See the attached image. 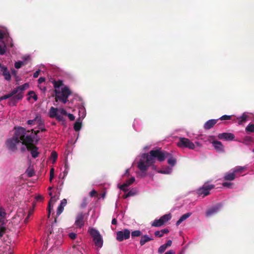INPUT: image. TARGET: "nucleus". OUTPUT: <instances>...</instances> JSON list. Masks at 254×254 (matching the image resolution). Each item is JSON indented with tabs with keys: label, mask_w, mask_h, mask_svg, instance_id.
I'll return each mask as SVG.
<instances>
[{
	"label": "nucleus",
	"mask_w": 254,
	"mask_h": 254,
	"mask_svg": "<svg viewBox=\"0 0 254 254\" xmlns=\"http://www.w3.org/2000/svg\"><path fill=\"white\" fill-rule=\"evenodd\" d=\"M166 158L169 166L173 168L177 163V159L172 153L162 150L160 148H156L149 153L140 154L135 158L134 161L140 171V173H137V175L140 177L145 176L149 168L153 166L156 160L161 162Z\"/></svg>",
	"instance_id": "1"
},
{
	"label": "nucleus",
	"mask_w": 254,
	"mask_h": 254,
	"mask_svg": "<svg viewBox=\"0 0 254 254\" xmlns=\"http://www.w3.org/2000/svg\"><path fill=\"white\" fill-rule=\"evenodd\" d=\"M26 129L22 127L15 128L14 134L13 137L9 138L6 141L7 148L12 151H15L18 145H21V151L23 152L29 148L26 144Z\"/></svg>",
	"instance_id": "2"
},
{
	"label": "nucleus",
	"mask_w": 254,
	"mask_h": 254,
	"mask_svg": "<svg viewBox=\"0 0 254 254\" xmlns=\"http://www.w3.org/2000/svg\"><path fill=\"white\" fill-rule=\"evenodd\" d=\"M51 82L54 88L56 99L64 104L66 103L68 97L72 94L70 88L65 85L64 81L60 79L53 80Z\"/></svg>",
	"instance_id": "3"
},
{
	"label": "nucleus",
	"mask_w": 254,
	"mask_h": 254,
	"mask_svg": "<svg viewBox=\"0 0 254 254\" xmlns=\"http://www.w3.org/2000/svg\"><path fill=\"white\" fill-rule=\"evenodd\" d=\"M48 115L51 118H56L58 121L61 122L62 125L64 127H66V122L64 116H67L71 121H73L75 119V117L73 114L67 113L63 108L51 107L48 112Z\"/></svg>",
	"instance_id": "4"
},
{
	"label": "nucleus",
	"mask_w": 254,
	"mask_h": 254,
	"mask_svg": "<svg viewBox=\"0 0 254 254\" xmlns=\"http://www.w3.org/2000/svg\"><path fill=\"white\" fill-rule=\"evenodd\" d=\"M39 140L40 137L33 132L31 133L30 135H26L25 137L26 144L29 146V148L26 150L30 151L32 157L34 158L38 156L39 152L38 151V147L34 146V145Z\"/></svg>",
	"instance_id": "5"
},
{
	"label": "nucleus",
	"mask_w": 254,
	"mask_h": 254,
	"mask_svg": "<svg viewBox=\"0 0 254 254\" xmlns=\"http://www.w3.org/2000/svg\"><path fill=\"white\" fill-rule=\"evenodd\" d=\"M12 39L9 36L8 33L5 29H0V55L5 53L7 47H12Z\"/></svg>",
	"instance_id": "6"
},
{
	"label": "nucleus",
	"mask_w": 254,
	"mask_h": 254,
	"mask_svg": "<svg viewBox=\"0 0 254 254\" xmlns=\"http://www.w3.org/2000/svg\"><path fill=\"white\" fill-rule=\"evenodd\" d=\"M88 232L93 237L95 246L98 248H102L103 246V240L99 232L93 228H91L89 229Z\"/></svg>",
	"instance_id": "7"
},
{
	"label": "nucleus",
	"mask_w": 254,
	"mask_h": 254,
	"mask_svg": "<svg viewBox=\"0 0 254 254\" xmlns=\"http://www.w3.org/2000/svg\"><path fill=\"white\" fill-rule=\"evenodd\" d=\"M29 86L28 83H25L23 85L16 87L11 91L12 95H15L13 98L14 100H19L23 98V92Z\"/></svg>",
	"instance_id": "8"
},
{
	"label": "nucleus",
	"mask_w": 254,
	"mask_h": 254,
	"mask_svg": "<svg viewBox=\"0 0 254 254\" xmlns=\"http://www.w3.org/2000/svg\"><path fill=\"white\" fill-rule=\"evenodd\" d=\"M245 169V167L236 166L233 169L230 170L229 172L226 173L224 176V179L225 180L227 181H233L236 178V174L238 172H241L242 170Z\"/></svg>",
	"instance_id": "9"
},
{
	"label": "nucleus",
	"mask_w": 254,
	"mask_h": 254,
	"mask_svg": "<svg viewBox=\"0 0 254 254\" xmlns=\"http://www.w3.org/2000/svg\"><path fill=\"white\" fill-rule=\"evenodd\" d=\"M177 146L180 148H188L190 149H193L195 148L194 144L189 139L185 137L179 138Z\"/></svg>",
	"instance_id": "10"
},
{
	"label": "nucleus",
	"mask_w": 254,
	"mask_h": 254,
	"mask_svg": "<svg viewBox=\"0 0 254 254\" xmlns=\"http://www.w3.org/2000/svg\"><path fill=\"white\" fill-rule=\"evenodd\" d=\"M172 218L171 214H166L161 216L159 219H156L151 223L153 227H160L170 220Z\"/></svg>",
	"instance_id": "11"
},
{
	"label": "nucleus",
	"mask_w": 254,
	"mask_h": 254,
	"mask_svg": "<svg viewBox=\"0 0 254 254\" xmlns=\"http://www.w3.org/2000/svg\"><path fill=\"white\" fill-rule=\"evenodd\" d=\"M214 188L212 185L204 184L197 190L196 192L198 196L203 197L209 194L210 190Z\"/></svg>",
	"instance_id": "12"
},
{
	"label": "nucleus",
	"mask_w": 254,
	"mask_h": 254,
	"mask_svg": "<svg viewBox=\"0 0 254 254\" xmlns=\"http://www.w3.org/2000/svg\"><path fill=\"white\" fill-rule=\"evenodd\" d=\"M130 234V231L127 229L119 231L117 233V240L119 242L127 240L129 238Z\"/></svg>",
	"instance_id": "13"
},
{
	"label": "nucleus",
	"mask_w": 254,
	"mask_h": 254,
	"mask_svg": "<svg viewBox=\"0 0 254 254\" xmlns=\"http://www.w3.org/2000/svg\"><path fill=\"white\" fill-rule=\"evenodd\" d=\"M135 181V178L134 177H132L130 179L127 180L123 184L118 185V188L126 192L128 190V188L131 186Z\"/></svg>",
	"instance_id": "14"
},
{
	"label": "nucleus",
	"mask_w": 254,
	"mask_h": 254,
	"mask_svg": "<svg viewBox=\"0 0 254 254\" xmlns=\"http://www.w3.org/2000/svg\"><path fill=\"white\" fill-rule=\"evenodd\" d=\"M25 212L22 209H19L17 214L12 218V223L14 225H18L24 218Z\"/></svg>",
	"instance_id": "15"
},
{
	"label": "nucleus",
	"mask_w": 254,
	"mask_h": 254,
	"mask_svg": "<svg viewBox=\"0 0 254 254\" xmlns=\"http://www.w3.org/2000/svg\"><path fill=\"white\" fill-rule=\"evenodd\" d=\"M222 205L218 204L215 206L212 207L207 210L206 212V216L207 217L211 216L218 213L221 209Z\"/></svg>",
	"instance_id": "16"
},
{
	"label": "nucleus",
	"mask_w": 254,
	"mask_h": 254,
	"mask_svg": "<svg viewBox=\"0 0 254 254\" xmlns=\"http://www.w3.org/2000/svg\"><path fill=\"white\" fill-rule=\"evenodd\" d=\"M0 74H1L4 78L7 80L9 81L11 79V76L8 70L7 67L5 65H2L0 64Z\"/></svg>",
	"instance_id": "17"
},
{
	"label": "nucleus",
	"mask_w": 254,
	"mask_h": 254,
	"mask_svg": "<svg viewBox=\"0 0 254 254\" xmlns=\"http://www.w3.org/2000/svg\"><path fill=\"white\" fill-rule=\"evenodd\" d=\"M84 214L83 213H79L76 217L74 224L77 227L81 228L84 225Z\"/></svg>",
	"instance_id": "18"
},
{
	"label": "nucleus",
	"mask_w": 254,
	"mask_h": 254,
	"mask_svg": "<svg viewBox=\"0 0 254 254\" xmlns=\"http://www.w3.org/2000/svg\"><path fill=\"white\" fill-rule=\"evenodd\" d=\"M59 199V197L58 196L54 195L53 196H51V199L49 202V205L48 207V217H50V214L53 210V207L55 203Z\"/></svg>",
	"instance_id": "19"
},
{
	"label": "nucleus",
	"mask_w": 254,
	"mask_h": 254,
	"mask_svg": "<svg viewBox=\"0 0 254 254\" xmlns=\"http://www.w3.org/2000/svg\"><path fill=\"white\" fill-rule=\"evenodd\" d=\"M211 143L217 152L222 153L224 151V146L220 141L213 140L211 142Z\"/></svg>",
	"instance_id": "20"
},
{
	"label": "nucleus",
	"mask_w": 254,
	"mask_h": 254,
	"mask_svg": "<svg viewBox=\"0 0 254 254\" xmlns=\"http://www.w3.org/2000/svg\"><path fill=\"white\" fill-rule=\"evenodd\" d=\"M218 138L219 139H224L227 141H232L234 140L235 136L232 133L223 132L218 134Z\"/></svg>",
	"instance_id": "21"
},
{
	"label": "nucleus",
	"mask_w": 254,
	"mask_h": 254,
	"mask_svg": "<svg viewBox=\"0 0 254 254\" xmlns=\"http://www.w3.org/2000/svg\"><path fill=\"white\" fill-rule=\"evenodd\" d=\"M250 113L244 112L241 116L237 118L238 124L241 125L246 123L250 118Z\"/></svg>",
	"instance_id": "22"
},
{
	"label": "nucleus",
	"mask_w": 254,
	"mask_h": 254,
	"mask_svg": "<svg viewBox=\"0 0 254 254\" xmlns=\"http://www.w3.org/2000/svg\"><path fill=\"white\" fill-rule=\"evenodd\" d=\"M219 119H211L208 120L203 125L205 129H209L212 128L218 122Z\"/></svg>",
	"instance_id": "23"
},
{
	"label": "nucleus",
	"mask_w": 254,
	"mask_h": 254,
	"mask_svg": "<svg viewBox=\"0 0 254 254\" xmlns=\"http://www.w3.org/2000/svg\"><path fill=\"white\" fill-rule=\"evenodd\" d=\"M67 203V200L64 198L61 200L60 204L59 205L57 210V216L58 217L63 212L64 207Z\"/></svg>",
	"instance_id": "24"
},
{
	"label": "nucleus",
	"mask_w": 254,
	"mask_h": 254,
	"mask_svg": "<svg viewBox=\"0 0 254 254\" xmlns=\"http://www.w3.org/2000/svg\"><path fill=\"white\" fill-rule=\"evenodd\" d=\"M173 171V168L170 166H165L162 167L161 169L157 171L158 173L163 174H171Z\"/></svg>",
	"instance_id": "25"
},
{
	"label": "nucleus",
	"mask_w": 254,
	"mask_h": 254,
	"mask_svg": "<svg viewBox=\"0 0 254 254\" xmlns=\"http://www.w3.org/2000/svg\"><path fill=\"white\" fill-rule=\"evenodd\" d=\"M6 212L5 209L0 207V223L4 225L5 224L6 221Z\"/></svg>",
	"instance_id": "26"
},
{
	"label": "nucleus",
	"mask_w": 254,
	"mask_h": 254,
	"mask_svg": "<svg viewBox=\"0 0 254 254\" xmlns=\"http://www.w3.org/2000/svg\"><path fill=\"white\" fill-rule=\"evenodd\" d=\"M137 193V190L136 188H132L130 189L128 192L127 191L123 195V197L124 198H127L128 197L134 196L136 195Z\"/></svg>",
	"instance_id": "27"
},
{
	"label": "nucleus",
	"mask_w": 254,
	"mask_h": 254,
	"mask_svg": "<svg viewBox=\"0 0 254 254\" xmlns=\"http://www.w3.org/2000/svg\"><path fill=\"white\" fill-rule=\"evenodd\" d=\"M191 215V212H188L187 213H185L183 214L182 216L180 217L179 219L176 222V225L179 226L180 225L183 221L186 220L187 219H188L189 217H190Z\"/></svg>",
	"instance_id": "28"
},
{
	"label": "nucleus",
	"mask_w": 254,
	"mask_h": 254,
	"mask_svg": "<svg viewBox=\"0 0 254 254\" xmlns=\"http://www.w3.org/2000/svg\"><path fill=\"white\" fill-rule=\"evenodd\" d=\"M153 238L151 237H149L147 235L142 236L140 240V244L141 246L144 245L146 243L153 240Z\"/></svg>",
	"instance_id": "29"
},
{
	"label": "nucleus",
	"mask_w": 254,
	"mask_h": 254,
	"mask_svg": "<svg viewBox=\"0 0 254 254\" xmlns=\"http://www.w3.org/2000/svg\"><path fill=\"white\" fill-rule=\"evenodd\" d=\"M133 127L136 131H140L141 129V122L138 119H135L133 124Z\"/></svg>",
	"instance_id": "30"
},
{
	"label": "nucleus",
	"mask_w": 254,
	"mask_h": 254,
	"mask_svg": "<svg viewBox=\"0 0 254 254\" xmlns=\"http://www.w3.org/2000/svg\"><path fill=\"white\" fill-rule=\"evenodd\" d=\"M41 122V118L40 117L37 116L33 120H29L27 121V123L30 125H35L36 123Z\"/></svg>",
	"instance_id": "31"
},
{
	"label": "nucleus",
	"mask_w": 254,
	"mask_h": 254,
	"mask_svg": "<svg viewBox=\"0 0 254 254\" xmlns=\"http://www.w3.org/2000/svg\"><path fill=\"white\" fill-rule=\"evenodd\" d=\"M246 131L247 132H254V124H249L246 127Z\"/></svg>",
	"instance_id": "32"
},
{
	"label": "nucleus",
	"mask_w": 254,
	"mask_h": 254,
	"mask_svg": "<svg viewBox=\"0 0 254 254\" xmlns=\"http://www.w3.org/2000/svg\"><path fill=\"white\" fill-rule=\"evenodd\" d=\"M58 154L56 151H52L51 154L50 159L52 160V163L54 164L57 159Z\"/></svg>",
	"instance_id": "33"
},
{
	"label": "nucleus",
	"mask_w": 254,
	"mask_h": 254,
	"mask_svg": "<svg viewBox=\"0 0 254 254\" xmlns=\"http://www.w3.org/2000/svg\"><path fill=\"white\" fill-rule=\"evenodd\" d=\"M64 170L63 172L64 178L65 177L67 176L69 170V167L67 162H65L64 163Z\"/></svg>",
	"instance_id": "34"
},
{
	"label": "nucleus",
	"mask_w": 254,
	"mask_h": 254,
	"mask_svg": "<svg viewBox=\"0 0 254 254\" xmlns=\"http://www.w3.org/2000/svg\"><path fill=\"white\" fill-rule=\"evenodd\" d=\"M26 64V63H25V61L16 62L14 64V67L17 69H19L21 68L23 65Z\"/></svg>",
	"instance_id": "35"
},
{
	"label": "nucleus",
	"mask_w": 254,
	"mask_h": 254,
	"mask_svg": "<svg viewBox=\"0 0 254 254\" xmlns=\"http://www.w3.org/2000/svg\"><path fill=\"white\" fill-rule=\"evenodd\" d=\"M81 127V122L77 121L74 125V129L75 131H79Z\"/></svg>",
	"instance_id": "36"
},
{
	"label": "nucleus",
	"mask_w": 254,
	"mask_h": 254,
	"mask_svg": "<svg viewBox=\"0 0 254 254\" xmlns=\"http://www.w3.org/2000/svg\"><path fill=\"white\" fill-rule=\"evenodd\" d=\"M11 73L13 75L15 80L16 82H19L21 80V78L19 76L17 75V71L14 69H11Z\"/></svg>",
	"instance_id": "37"
},
{
	"label": "nucleus",
	"mask_w": 254,
	"mask_h": 254,
	"mask_svg": "<svg viewBox=\"0 0 254 254\" xmlns=\"http://www.w3.org/2000/svg\"><path fill=\"white\" fill-rule=\"evenodd\" d=\"M86 115V112L84 108L81 107L79 110V115L81 118H84Z\"/></svg>",
	"instance_id": "38"
},
{
	"label": "nucleus",
	"mask_w": 254,
	"mask_h": 254,
	"mask_svg": "<svg viewBox=\"0 0 254 254\" xmlns=\"http://www.w3.org/2000/svg\"><path fill=\"white\" fill-rule=\"evenodd\" d=\"M6 227L1 224L0 226V237H2L6 232Z\"/></svg>",
	"instance_id": "39"
},
{
	"label": "nucleus",
	"mask_w": 254,
	"mask_h": 254,
	"mask_svg": "<svg viewBox=\"0 0 254 254\" xmlns=\"http://www.w3.org/2000/svg\"><path fill=\"white\" fill-rule=\"evenodd\" d=\"M167 247L164 245H161L159 248L158 250V252L159 254H163L165 252L166 250L167 249Z\"/></svg>",
	"instance_id": "40"
},
{
	"label": "nucleus",
	"mask_w": 254,
	"mask_h": 254,
	"mask_svg": "<svg viewBox=\"0 0 254 254\" xmlns=\"http://www.w3.org/2000/svg\"><path fill=\"white\" fill-rule=\"evenodd\" d=\"M28 95H29V98H33L34 101H36L37 100V95L34 91H29L28 93Z\"/></svg>",
	"instance_id": "41"
},
{
	"label": "nucleus",
	"mask_w": 254,
	"mask_h": 254,
	"mask_svg": "<svg viewBox=\"0 0 254 254\" xmlns=\"http://www.w3.org/2000/svg\"><path fill=\"white\" fill-rule=\"evenodd\" d=\"M141 232L139 230H134L132 231L131 233L132 237H139L141 235Z\"/></svg>",
	"instance_id": "42"
},
{
	"label": "nucleus",
	"mask_w": 254,
	"mask_h": 254,
	"mask_svg": "<svg viewBox=\"0 0 254 254\" xmlns=\"http://www.w3.org/2000/svg\"><path fill=\"white\" fill-rule=\"evenodd\" d=\"M26 173L27 175L29 177H32L34 175V170L32 169L28 168L26 170Z\"/></svg>",
	"instance_id": "43"
},
{
	"label": "nucleus",
	"mask_w": 254,
	"mask_h": 254,
	"mask_svg": "<svg viewBox=\"0 0 254 254\" xmlns=\"http://www.w3.org/2000/svg\"><path fill=\"white\" fill-rule=\"evenodd\" d=\"M54 174H55V170L53 168H51L50 170V181L52 182V180L53 179L54 177Z\"/></svg>",
	"instance_id": "44"
},
{
	"label": "nucleus",
	"mask_w": 254,
	"mask_h": 254,
	"mask_svg": "<svg viewBox=\"0 0 254 254\" xmlns=\"http://www.w3.org/2000/svg\"><path fill=\"white\" fill-rule=\"evenodd\" d=\"M232 116L230 115H223L221 116L220 118H219V120H229L231 119Z\"/></svg>",
	"instance_id": "45"
},
{
	"label": "nucleus",
	"mask_w": 254,
	"mask_h": 254,
	"mask_svg": "<svg viewBox=\"0 0 254 254\" xmlns=\"http://www.w3.org/2000/svg\"><path fill=\"white\" fill-rule=\"evenodd\" d=\"M232 183L230 182H224L222 184V186L224 187L228 188H231L232 186Z\"/></svg>",
	"instance_id": "46"
},
{
	"label": "nucleus",
	"mask_w": 254,
	"mask_h": 254,
	"mask_svg": "<svg viewBox=\"0 0 254 254\" xmlns=\"http://www.w3.org/2000/svg\"><path fill=\"white\" fill-rule=\"evenodd\" d=\"M154 234L156 237H161L164 235V234H163V232H162L161 230L156 231Z\"/></svg>",
	"instance_id": "47"
},
{
	"label": "nucleus",
	"mask_w": 254,
	"mask_h": 254,
	"mask_svg": "<svg viewBox=\"0 0 254 254\" xmlns=\"http://www.w3.org/2000/svg\"><path fill=\"white\" fill-rule=\"evenodd\" d=\"M13 95H12L11 94V92L10 93V94H8V95H4L1 97H0V101H1L2 100H4V99H8L9 98V97H10L11 96H13Z\"/></svg>",
	"instance_id": "48"
},
{
	"label": "nucleus",
	"mask_w": 254,
	"mask_h": 254,
	"mask_svg": "<svg viewBox=\"0 0 254 254\" xmlns=\"http://www.w3.org/2000/svg\"><path fill=\"white\" fill-rule=\"evenodd\" d=\"M252 138L250 136H246L244 138L243 143L246 144L247 142H250L251 141Z\"/></svg>",
	"instance_id": "49"
},
{
	"label": "nucleus",
	"mask_w": 254,
	"mask_h": 254,
	"mask_svg": "<svg viewBox=\"0 0 254 254\" xmlns=\"http://www.w3.org/2000/svg\"><path fill=\"white\" fill-rule=\"evenodd\" d=\"M68 235L69 238L72 240H74L76 238V234L73 232L70 233Z\"/></svg>",
	"instance_id": "50"
},
{
	"label": "nucleus",
	"mask_w": 254,
	"mask_h": 254,
	"mask_svg": "<svg viewBox=\"0 0 254 254\" xmlns=\"http://www.w3.org/2000/svg\"><path fill=\"white\" fill-rule=\"evenodd\" d=\"M35 199L37 201H42L44 199V197L42 195L38 194L35 197Z\"/></svg>",
	"instance_id": "51"
},
{
	"label": "nucleus",
	"mask_w": 254,
	"mask_h": 254,
	"mask_svg": "<svg viewBox=\"0 0 254 254\" xmlns=\"http://www.w3.org/2000/svg\"><path fill=\"white\" fill-rule=\"evenodd\" d=\"M40 69H38L37 70H36L33 74V77L34 78H37L38 77V76H39V73H40Z\"/></svg>",
	"instance_id": "52"
},
{
	"label": "nucleus",
	"mask_w": 254,
	"mask_h": 254,
	"mask_svg": "<svg viewBox=\"0 0 254 254\" xmlns=\"http://www.w3.org/2000/svg\"><path fill=\"white\" fill-rule=\"evenodd\" d=\"M172 241L169 240L164 245L168 248V247H170L172 245Z\"/></svg>",
	"instance_id": "53"
},
{
	"label": "nucleus",
	"mask_w": 254,
	"mask_h": 254,
	"mask_svg": "<svg viewBox=\"0 0 254 254\" xmlns=\"http://www.w3.org/2000/svg\"><path fill=\"white\" fill-rule=\"evenodd\" d=\"M96 193V191L94 190H93L89 192V195L91 197H93Z\"/></svg>",
	"instance_id": "54"
},
{
	"label": "nucleus",
	"mask_w": 254,
	"mask_h": 254,
	"mask_svg": "<svg viewBox=\"0 0 254 254\" xmlns=\"http://www.w3.org/2000/svg\"><path fill=\"white\" fill-rule=\"evenodd\" d=\"M164 254H175V252L173 250H170L166 252Z\"/></svg>",
	"instance_id": "55"
},
{
	"label": "nucleus",
	"mask_w": 254,
	"mask_h": 254,
	"mask_svg": "<svg viewBox=\"0 0 254 254\" xmlns=\"http://www.w3.org/2000/svg\"><path fill=\"white\" fill-rule=\"evenodd\" d=\"M45 78L44 77H40L39 79H38V83H41L42 82H43L44 81H45Z\"/></svg>",
	"instance_id": "56"
},
{
	"label": "nucleus",
	"mask_w": 254,
	"mask_h": 254,
	"mask_svg": "<svg viewBox=\"0 0 254 254\" xmlns=\"http://www.w3.org/2000/svg\"><path fill=\"white\" fill-rule=\"evenodd\" d=\"M30 58L29 56H25L23 58V61H25V63H26V61H28Z\"/></svg>",
	"instance_id": "57"
},
{
	"label": "nucleus",
	"mask_w": 254,
	"mask_h": 254,
	"mask_svg": "<svg viewBox=\"0 0 254 254\" xmlns=\"http://www.w3.org/2000/svg\"><path fill=\"white\" fill-rule=\"evenodd\" d=\"M86 199L85 198L84 199V202L81 204V207H84L86 206V204H87V203L86 202Z\"/></svg>",
	"instance_id": "58"
},
{
	"label": "nucleus",
	"mask_w": 254,
	"mask_h": 254,
	"mask_svg": "<svg viewBox=\"0 0 254 254\" xmlns=\"http://www.w3.org/2000/svg\"><path fill=\"white\" fill-rule=\"evenodd\" d=\"M194 145H196L198 147H200L201 146V144L198 141H195V143H194Z\"/></svg>",
	"instance_id": "59"
},
{
	"label": "nucleus",
	"mask_w": 254,
	"mask_h": 254,
	"mask_svg": "<svg viewBox=\"0 0 254 254\" xmlns=\"http://www.w3.org/2000/svg\"><path fill=\"white\" fill-rule=\"evenodd\" d=\"M161 231L163 232V234L169 232V230L167 229H164L161 230Z\"/></svg>",
	"instance_id": "60"
},
{
	"label": "nucleus",
	"mask_w": 254,
	"mask_h": 254,
	"mask_svg": "<svg viewBox=\"0 0 254 254\" xmlns=\"http://www.w3.org/2000/svg\"><path fill=\"white\" fill-rule=\"evenodd\" d=\"M150 146H148V145H146L143 148V150L146 151H147L149 148H150Z\"/></svg>",
	"instance_id": "61"
},
{
	"label": "nucleus",
	"mask_w": 254,
	"mask_h": 254,
	"mask_svg": "<svg viewBox=\"0 0 254 254\" xmlns=\"http://www.w3.org/2000/svg\"><path fill=\"white\" fill-rule=\"evenodd\" d=\"M112 224L113 225H115L117 224V220L116 219V218H113L112 219Z\"/></svg>",
	"instance_id": "62"
},
{
	"label": "nucleus",
	"mask_w": 254,
	"mask_h": 254,
	"mask_svg": "<svg viewBox=\"0 0 254 254\" xmlns=\"http://www.w3.org/2000/svg\"><path fill=\"white\" fill-rule=\"evenodd\" d=\"M31 214V212H29L28 216L27 217V218H26V219L24 220V222L25 223H26L27 221H28V218L30 216V215Z\"/></svg>",
	"instance_id": "63"
},
{
	"label": "nucleus",
	"mask_w": 254,
	"mask_h": 254,
	"mask_svg": "<svg viewBox=\"0 0 254 254\" xmlns=\"http://www.w3.org/2000/svg\"><path fill=\"white\" fill-rule=\"evenodd\" d=\"M129 169H127L126 170V172L125 173V174L122 176L123 177L126 175V174H129Z\"/></svg>",
	"instance_id": "64"
}]
</instances>
